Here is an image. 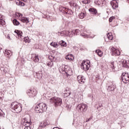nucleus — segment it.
Segmentation results:
<instances>
[{"label": "nucleus", "mask_w": 129, "mask_h": 129, "mask_svg": "<svg viewBox=\"0 0 129 129\" xmlns=\"http://www.w3.org/2000/svg\"><path fill=\"white\" fill-rule=\"evenodd\" d=\"M47 110V105L44 103H40L39 104L37 105L35 107V111L37 113H43Z\"/></svg>", "instance_id": "1"}, {"label": "nucleus", "mask_w": 129, "mask_h": 129, "mask_svg": "<svg viewBox=\"0 0 129 129\" xmlns=\"http://www.w3.org/2000/svg\"><path fill=\"white\" fill-rule=\"evenodd\" d=\"M50 102L51 103H54V106H60L62 104V99L59 97H54L50 99Z\"/></svg>", "instance_id": "2"}, {"label": "nucleus", "mask_w": 129, "mask_h": 129, "mask_svg": "<svg viewBox=\"0 0 129 129\" xmlns=\"http://www.w3.org/2000/svg\"><path fill=\"white\" fill-rule=\"evenodd\" d=\"M12 109L15 110L16 113H19L22 111V106L17 102H14L11 104Z\"/></svg>", "instance_id": "3"}, {"label": "nucleus", "mask_w": 129, "mask_h": 129, "mask_svg": "<svg viewBox=\"0 0 129 129\" xmlns=\"http://www.w3.org/2000/svg\"><path fill=\"white\" fill-rule=\"evenodd\" d=\"M87 108H88L87 105L83 103L78 105L76 107L77 110L80 113L85 112L87 110Z\"/></svg>", "instance_id": "4"}, {"label": "nucleus", "mask_w": 129, "mask_h": 129, "mask_svg": "<svg viewBox=\"0 0 129 129\" xmlns=\"http://www.w3.org/2000/svg\"><path fill=\"white\" fill-rule=\"evenodd\" d=\"M120 80L122 81L123 83H128L129 74L127 73H123L121 76Z\"/></svg>", "instance_id": "5"}, {"label": "nucleus", "mask_w": 129, "mask_h": 129, "mask_svg": "<svg viewBox=\"0 0 129 129\" xmlns=\"http://www.w3.org/2000/svg\"><path fill=\"white\" fill-rule=\"evenodd\" d=\"M81 68L84 70V71H87L88 70H89V68H90V64H89L88 62L85 61V60H84L81 64Z\"/></svg>", "instance_id": "6"}, {"label": "nucleus", "mask_w": 129, "mask_h": 129, "mask_svg": "<svg viewBox=\"0 0 129 129\" xmlns=\"http://www.w3.org/2000/svg\"><path fill=\"white\" fill-rule=\"evenodd\" d=\"M59 11L62 13V14H64L65 15H72L73 14L72 10L66 8H61L59 9Z\"/></svg>", "instance_id": "7"}, {"label": "nucleus", "mask_w": 129, "mask_h": 129, "mask_svg": "<svg viewBox=\"0 0 129 129\" xmlns=\"http://www.w3.org/2000/svg\"><path fill=\"white\" fill-rule=\"evenodd\" d=\"M27 94L29 97H35L37 95V91L35 89H30L27 91Z\"/></svg>", "instance_id": "8"}, {"label": "nucleus", "mask_w": 129, "mask_h": 129, "mask_svg": "<svg viewBox=\"0 0 129 129\" xmlns=\"http://www.w3.org/2000/svg\"><path fill=\"white\" fill-rule=\"evenodd\" d=\"M111 52L112 56H119L120 55L119 50L114 47L111 48Z\"/></svg>", "instance_id": "9"}, {"label": "nucleus", "mask_w": 129, "mask_h": 129, "mask_svg": "<svg viewBox=\"0 0 129 129\" xmlns=\"http://www.w3.org/2000/svg\"><path fill=\"white\" fill-rule=\"evenodd\" d=\"M111 6L113 10H116L118 8V3L115 0H113L110 2Z\"/></svg>", "instance_id": "10"}, {"label": "nucleus", "mask_w": 129, "mask_h": 129, "mask_svg": "<svg viewBox=\"0 0 129 129\" xmlns=\"http://www.w3.org/2000/svg\"><path fill=\"white\" fill-rule=\"evenodd\" d=\"M77 80L79 83H80L81 84H83V83L85 82V79L84 78V77H82L81 76H78L77 77Z\"/></svg>", "instance_id": "11"}, {"label": "nucleus", "mask_w": 129, "mask_h": 129, "mask_svg": "<svg viewBox=\"0 0 129 129\" xmlns=\"http://www.w3.org/2000/svg\"><path fill=\"white\" fill-rule=\"evenodd\" d=\"M31 124H32V122H31V121L29 122L27 120H25L23 123V128L31 127L30 125H31Z\"/></svg>", "instance_id": "12"}, {"label": "nucleus", "mask_w": 129, "mask_h": 129, "mask_svg": "<svg viewBox=\"0 0 129 129\" xmlns=\"http://www.w3.org/2000/svg\"><path fill=\"white\" fill-rule=\"evenodd\" d=\"M58 34H59V35H61V36H63L64 37H68V36H69V31L63 30L62 31H61L60 32H58Z\"/></svg>", "instance_id": "13"}, {"label": "nucleus", "mask_w": 129, "mask_h": 129, "mask_svg": "<svg viewBox=\"0 0 129 129\" xmlns=\"http://www.w3.org/2000/svg\"><path fill=\"white\" fill-rule=\"evenodd\" d=\"M4 54L5 56L8 58H9V57H11V56L13 55V53L12 52V51L8 49L5 50V51L4 52Z\"/></svg>", "instance_id": "14"}, {"label": "nucleus", "mask_w": 129, "mask_h": 129, "mask_svg": "<svg viewBox=\"0 0 129 129\" xmlns=\"http://www.w3.org/2000/svg\"><path fill=\"white\" fill-rule=\"evenodd\" d=\"M71 94V92L70 90L68 88L66 89L64 91L63 97H68Z\"/></svg>", "instance_id": "15"}, {"label": "nucleus", "mask_w": 129, "mask_h": 129, "mask_svg": "<svg viewBox=\"0 0 129 129\" xmlns=\"http://www.w3.org/2000/svg\"><path fill=\"white\" fill-rule=\"evenodd\" d=\"M116 88V87L115 84H112V85L108 87L107 90L108 91H113V90H114V89H115Z\"/></svg>", "instance_id": "16"}, {"label": "nucleus", "mask_w": 129, "mask_h": 129, "mask_svg": "<svg viewBox=\"0 0 129 129\" xmlns=\"http://www.w3.org/2000/svg\"><path fill=\"white\" fill-rule=\"evenodd\" d=\"M67 68H68V66L62 65L59 68V72H60V73H63V72H65V71L66 70V69H67Z\"/></svg>", "instance_id": "17"}, {"label": "nucleus", "mask_w": 129, "mask_h": 129, "mask_svg": "<svg viewBox=\"0 0 129 129\" xmlns=\"http://www.w3.org/2000/svg\"><path fill=\"white\" fill-rule=\"evenodd\" d=\"M89 12L92 15H96V14H97V10L95 8H90Z\"/></svg>", "instance_id": "18"}, {"label": "nucleus", "mask_w": 129, "mask_h": 129, "mask_svg": "<svg viewBox=\"0 0 129 129\" xmlns=\"http://www.w3.org/2000/svg\"><path fill=\"white\" fill-rule=\"evenodd\" d=\"M43 77V72L40 71L36 73V77L38 79H41Z\"/></svg>", "instance_id": "19"}, {"label": "nucleus", "mask_w": 129, "mask_h": 129, "mask_svg": "<svg viewBox=\"0 0 129 129\" xmlns=\"http://www.w3.org/2000/svg\"><path fill=\"white\" fill-rule=\"evenodd\" d=\"M20 21L22 22V23H26V24H28L29 23V19L27 17H22L20 19Z\"/></svg>", "instance_id": "20"}, {"label": "nucleus", "mask_w": 129, "mask_h": 129, "mask_svg": "<svg viewBox=\"0 0 129 129\" xmlns=\"http://www.w3.org/2000/svg\"><path fill=\"white\" fill-rule=\"evenodd\" d=\"M122 66L125 68H127L128 67V62L126 60H123L122 62Z\"/></svg>", "instance_id": "21"}, {"label": "nucleus", "mask_w": 129, "mask_h": 129, "mask_svg": "<svg viewBox=\"0 0 129 129\" xmlns=\"http://www.w3.org/2000/svg\"><path fill=\"white\" fill-rule=\"evenodd\" d=\"M80 32V30L79 29H74L72 30V33L74 36H77V35H79V33Z\"/></svg>", "instance_id": "22"}, {"label": "nucleus", "mask_w": 129, "mask_h": 129, "mask_svg": "<svg viewBox=\"0 0 129 129\" xmlns=\"http://www.w3.org/2000/svg\"><path fill=\"white\" fill-rule=\"evenodd\" d=\"M58 44L60 45L61 47H67V43L63 40L59 41Z\"/></svg>", "instance_id": "23"}, {"label": "nucleus", "mask_w": 129, "mask_h": 129, "mask_svg": "<svg viewBox=\"0 0 129 129\" xmlns=\"http://www.w3.org/2000/svg\"><path fill=\"white\" fill-rule=\"evenodd\" d=\"M50 46H52L54 48H58L59 47V44L57 43V42H51L50 44Z\"/></svg>", "instance_id": "24"}, {"label": "nucleus", "mask_w": 129, "mask_h": 129, "mask_svg": "<svg viewBox=\"0 0 129 129\" xmlns=\"http://www.w3.org/2000/svg\"><path fill=\"white\" fill-rule=\"evenodd\" d=\"M15 33H16L18 35V37L22 38V35H23V32L22 31L19 30H15Z\"/></svg>", "instance_id": "25"}, {"label": "nucleus", "mask_w": 129, "mask_h": 129, "mask_svg": "<svg viewBox=\"0 0 129 129\" xmlns=\"http://www.w3.org/2000/svg\"><path fill=\"white\" fill-rule=\"evenodd\" d=\"M107 37L108 40H111L113 39V36L111 35V33H108L107 34Z\"/></svg>", "instance_id": "26"}, {"label": "nucleus", "mask_w": 129, "mask_h": 129, "mask_svg": "<svg viewBox=\"0 0 129 129\" xmlns=\"http://www.w3.org/2000/svg\"><path fill=\"white\" fill-rule=\"evenodd\" d=\"M82 4H84L85 5H89L90 3H91V0H84L82 1Z\"/></svg>", "instance_id": "27"}, {"label": "nucleus", "mask_w": 129, "mask_h": 129, "mask_svg": "<svg viewBox=\"0 0 129 129\" xmlns=\"http://www.w3.org/2000/svg\"><path fill=\"white\" fill-rule=\"evenodd\" d=\"M13 23L15 26H19L20 25V22L17 19H14Z\"/></svg>", "instance_id": "28"}, {"label": "nucleus", "mask_w": 129, "mask_h": 129, "mask_svg": "<svg viewBox=\"0 0 129 129\" xmlns=\"http://www.w3.org/2000/svg\"><path fill=\"white\" fill-rule=\"evenodd\" d=\"M86 16V14L84 13H81L79 14V17L80 19H84V17Z\"/></svg>", "instance_id": "29"}, {"label": "nucleus", "mask_w": 129, "mask_h": 129, "mask_svg": "<svg viewBox=\"0 0 129 129\" xmlns=\"http://www.w3.org/2000/svg\"><path fill=\"white\" fill-rule=\"evenodd\" d=\"M17 6H21V7H24L25 6V3L21 2L20 1H18V2L16 3Z\"/></svg>", "instance_id": "30"}, {"label": "nucleus", "mask_w": 129, "mask_h": 129, "mask_svg": "<svg viewBox=\"0 0 129 129\" xmlns=\"http://www.w3.org/2000/svg\"><path fill=\"white\" fill-rule=\"evenodd\" d=\"M71 71V69L68 67V68H67V69L64 71V72L68 76H70V74H69V72Z\"/></svg>", "instance_id": "31"}, {"label": "nucleus", "mask_w": 129, "mask_h": 129, "mask_svg": "<svg viewBox=\"0 0 129 129\" xmlns=\"http://www.w3.org/2000/svg\"><path fill=\"white\" fill-rule=\"evenodd\" d=\"M73 55L72 54H68L67 56H66V59L67 60H72V58L71 57H72Z\"/></svg>", "instance_id": "32"}, {"label": "nucleus", "mask_w": 129, "mask_h": 129, "mask_svg": "<svg viewBox=\"0 0 129 129\" xmlns=\"http://www.w3.org/2000/svg\"><path fill=\"white\" fill-rule=\"evenodd\" d=\"M96 53H98V55L100 57H101V56H102V52L101 51V50L98 49V50H96Z\"/></svg>", "instance_id": "33"}, {"label": "nucleus", "mask_w": 129, "mask_h": 129, "mask_svg": "<svg viewBox=\"0 0 129 129\" xmlns=\"http://www.w3.org/2000/svg\"><path fill=\"white\" fill-rule=\"evenodd\" d=\"M80 35L81 36V37H83V38H88V35L85 34V33H81Z\"/></svg>", "instance_id": "34"}, {"label": "nucleus", "mask_w": 129, "mask_h": 129, "mask_svg": "<svg viewBox=\"0 0 129 129\" xmlns=\"http://www.w3.org/2000/svg\"><path fill=\"white\" fill-rule=\"evenodd\" d=\"M24 42H25V43H29L30 42V39H29V37H25L24 38Z\"/></svg>", "instance_id": "35"}, {"label": "nucleus", "mask_w": 129, "mask_h": 129, "mask_svg": "<svg viewBox=\"0 0 129 129\" xmlns=\"http://www.w3.org/2000/svg\"><path fill=\"white\" fill-rule=\"evenodd\" d=\"M110 65L111 68H112V69H115V66H114V62L110 63Z\"/></svg>", "instance_id": "36"}, {"label": "nucleus", "mask_w": 129, "mask_h": 129, "mask_svg": "<svg viewBox=\"0 0 129 129\" xmlns=\"http://www.w3.org/2000/svg\"><path fill=\"white\" fill-rule=\"evenodd\" d=\"M44 127H45L44 126V122H41L39 126V128L41 129V128H44Z\"/></svg>", "instance_id": "37"}, {"label": "nucleus", "mask_w": 129, "mask_h": 129, "mask_svg": "<svg viewBox=\"0 0 129 129\" xmlns=\"http://www.w3.org/2000/svg\"><path fill=\"white\" fill-rule=\"evenodd\" d=\"M34 62H39V57L38 56V55H35V57H34Z\"/></svg>", "instance_id": "38"}, {"label": "nucleus", "mask_w": 129, "mask_h": 129, "mask_svg": "<svg viewBox=\"0 0 129 129\" xmlns=\"http://www.w3.org/2000/svg\"><path fill=\"white\" fill-rule=\"evenodd\" d=\"M94 3L96 5H97L98 6H100V5H101V3H100V1L98 0L95 1Z\"/></svg>", "instance_id": "39"}, {"label": "nucleus", "mask_w": 129, "mask_h": 129, "mask_svg": "<svg viewBox=\"0 0 129 129\" xmlns=\"http://www.w3.org/2000/svg\"><path fill=\"white\" fill-rule=\"evenodd\" d=\"M73 32H72V30L71 31H69V35L68 37H73Z\"/></svg>", "instance_id": "40"}, {"label": "nucleus", "mask_w": 129, "mask_h": 129, "mask_svg": "<svg viewBox=\"0 0 129 129\" xmlns=\"http://www.w3.org/2000/svg\"><path fill=\"white\" fill-rule=\"evenodd\" d=\"M43 124H44V126L45 127L47 126V125H49V123L47 121H43Z\"/></svg>", "instance_id": "41"}, {"label": "nucleus", "mask_w": 129, "mask_h": 129, "mask_svg": "<svg viewBox=\"0 0 129 129\" xmlns=\"http://www.w3.org/2000/svg\"><path fill=\"white\" fill-rule=\"evenodd\" d=\"M115 19V17L112 16V17H111L109 19V21L110 22V23H111V22H112V20H114Z\"/></svg>", "instance_id": "42"}, {"label": "nucleus", "mask_w": 129, "mask_h": 129, "mask_svg": "<svg viewBox=\"0 0 129 129\" xmlns=\"http://www.w3.org/2000/svg\"><path fill=\"white\" fill-rule=\"evenodd\" d=\"M53 65V61H51L50 63H48L47 66H49V67H52Z\"/></svg>", "instance_id": "43"}, {"label": "nucleus", "mask_w": 129, "mask_h": 129, "mask_svg": "<svg viewBox=\"0 0 129 129\" xmlns=\"http://www.w3.org/2000/svg\"><path fill=\"white\" fill-rule=\"evenodd\" d=\"M3 115H4V112L0 109V116H3Z\"/></svg>", "instance_id": "44"}, {"label": "nucleus", "mask_w": 129, "mask_h": 129, "mask_svg": "<svg viewBox=\"0 0 129 129\" xmlns=\"http://www.w3.org/2000/svg\"><path fill=\"white\" fill-rule=\"evenodd\" d=\"M7 39H9V40H12V38H11V34H8Z\"/></svg>", "instance_id": "45"}, {"label": "nucleus", "mask_w": 129, "mask_h": 129, "mask_svg": "<svg viewBox=\"0 0 129 129\" xmlns=\"http://www.w3.org/2000/svg\"><path fill=\"white\" fill-rule=\"evenodd\" d=\"M91 119H92V118L91 117L88 119H87V120H86L87 122H88V121H90V120H91Z\"/></svg>", "instance_id": "46"}, {"label": "nucleus", "mask_w": 129, "mask_h": 129, "mask_svg": "<svg viewBox=\"0 0 129 129\" xmlns=\"http://www.w3.org/2000/svg\"><path fill=\"white\" fill-rule=\"evenodd\" d=\"M24 129H31V127H24Z\"/></svg>", "instance_id": "47"}, {"label": "nucleus", "mask_w": 129, "mask_h": 129, "mask_svg": "<svg viewBox=\"0 0 129 129\" xmlns=\"http://www.w3.org/2000/svg\"><path fill=\"white\" fill-rule=\"evenodd\" d=\"M19 17H23V14H19Z\"/></svg>", "instance_id": "48"}, {"label": "nucleus", "mask_w": 129, "mask_h": 129, "mask_svg": "<svg viewBox=\"0 0 129 129\" xmlns=\"http://www.w3.org/2000/svg\"><path fill=\"white\" fill-rule=\"evenodd\" d=\"M73 6V7H76V4H74Z\"/></svg>", "instance_id": "49"}, {"label": "nucleus", "mask_w": 129, "mask_h": 129, "mask_svg": "<svg viewBox=\"0 0 129 129\" xmlns=\"http://www.w3.org/2000/svg\"><path fill=\"white\" fill-rule=\"evenodd\" d=\"M0 94H1V95H2V93H0ZM2 96H1V95H0V98H2Z\"/></svg>", "instance_id": "50"}, {"label": "nucleus", "mask_w": 129, "mask_h": 129, "mask_svg": "<svg viewBox=\"0 0 129 129\" xmlns=\"http://www.w3.org/2000/svg\"><path fill=\"white\" fill-rule=\"evenodd\" d=\"M99 107H101V105H99Z\"/></svg>", "instance_id": "51"}, {"label": "nucleus", "mask_w": 129, "mask_h": 129, "mask_svg": "<svg viewBox=\"0 0 129 129\" xmlns=\"http://www.w3.org/2000/svg\"><path fill=\"white\" fill-rule=\"evenodd\" d=\"M2 17V16L1 15V14H0V18Z\"/></svg>", "instance_id": "52"}, {"label": "nucleus", "mask_w": 129, "mask_h": 129, "mask_svg": "<svg viewBox=\"0 0 129 129\" xmlns=\"http://www.w3.org/2000/svg\"><path fill=\"white\" fill-rule=\"evenodd\" d=\"M23 2H24V1H25V0H22Z\"/></svg>", "instance_id": "53"}, {"label": "nucleus", "mask_w": 129, "mask_h": 129, "mask_svg": "<svg viewBox=\"0 0 129 129\" xmlns=\"http://www.w3.org/2000/svg\"><path fill=\"white\" fill-rule=\"evenodd\" d=\"M1 4H0V7H1Z\"/></svg>", "instance_id": "54"}, {"label": "nucleus", "mask_w": 129, "mask_h": 129, "mask_svg": "<svg viewBox=\"0 0 129 129\" xmlns=\"http://www.w3.org/2000/svg\"><path fill=\"white\" fill-rule=\"evenodd\" d=\"M129 1V0H128Z\"/></svg>", "instance_id": "55"}]
</instances>
